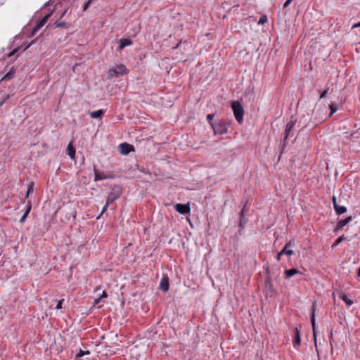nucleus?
Segmentation results:
<instances>
[{
	"instance_id": "obj_1",
	"label": "nucleus",
	"mask_w": 360,
	"mask_h": 360,
	"mask_svg": "<svg viewBox=\"0 0 360 360\" xmlns=\"http://www.w3.org/2000/svg\"><path fill=\"white\" fill-rule=\"evenodd\" d=\"M231 108L233 109L236 120L239 122L242 123L243 121L244 109L239 101H233L231 103Z\"/></svg>"
},
{
	"instance_id": "obj_2",
	"label": "nucleus",
	"mask_w": 360,
	"mask_h": 360,
	"mask_svg": "<svg viewBox=\"0 0 360 360\" xmlns=\"http://www.w3.org/2000/svg\"><path fill=\"white\" fill-rule=\"evenodd\" d=\"M317 304L316 302H313L311 306V323L313 330V336L315 342V346H316V320H315V311L316 310Z\"/></svg>"
},
{
	"instance_id": "obj_3",
	"label": "nucleus",
	"mask_w": 360,
	"mask_h": 360,
	"mask_svg": "<svg viewBox=\"0 0 360 360\" xmlns=\"http://www.w3.org/2000/svg\"><path fill=\"white\" fill-rule=\"evenodd\" d=\"M127 72V68L124 65H119L109 70V77L110 78L124 75Z\"/></svg>"
},
{
	"instance_id": "obj_4",
	"label": "nucleus",
	"mask_w": 360,
	"mask_h": 360,
	"mask_svg": "<svg viewBox=\"0 0 360 360\" xmlns=\"http://www.w3.org/2000/svg\"><path fill=\"white\" fill-rule=\"evenodd\" d=\"M120 188L119 186H115L110 193L106 202H108V204H111L115 200H117L120 196Z\"/></svg>"
},
{
	"instance_id": "obj_5",
	"label": "nucleus",
	"mask_w": 360,
	"mask_h": 360,
	"mask_svg": "<svg viewBox=\"0 0 360 360\" xmlns=\"http://www.w3.org/2000/svg\"><path fill=\"white\" fill-rule=\"evenodd\" d=\"M51 15V13L46 14L41 20H39L37 25L33 27L31 33L30 37L34 36V34L37 33V32L43 27L45 23L47 22L49 17Z\"/></svg>"
},
{
	"instance_id": "obj_6",
	"label": "nucleus",
	"mask_w": 360,
	"mask_h": 360,
	"mask_svg": "<svg viewBox=\"0 0 360 360\" xmlns=\"http://www.w3.org/2000/svg\"><path fill=\"white\" fill-rule=\"evenodd\" d=\"M294 246L295 243L292 241H289L285 244L284 248L280 252V255H287L288 256L292 255L294 254V251L291 249V248H293Z\"/></svg>"
},
{
	"instance_id": "obj_7",
	"label": "nucleus",
	"mask_w": 360,
	"mask_h": 360,
	"mask_svg": "<svg viewBox=\"0 0 360 360\" xmlns=\"http://www.w3.org/2000/svg\"><path fill=\"white\" fill-rule=\"evenodd\" d=\"M211 125L215 132V134H224L227 132V127L224 123H217L214 124L211 123Z\"/></svg>"
},
{
	"instance_id": "obj_8",
	"label": "nucleus",
	"mask_w": 360,
	"mask_h": 360,
	"mask_svg": "<svg viewBox=\"0 0 360 360\" xmlns=\"http://www.w3.org/2000/svg\"><path fill=\"white\" fill-rule=\"evenodd\" d=\"M120 152L122 155H127L130 152L134 150V148L132 145L127 143H122L119 146Z\"/></svg>"
},
{
	"instance_id": "obj_9",
	"label": "nucleus",
	"mask_w": 360,
	"mask_h": 360,
	"mask_svg": "<svg viewBox=\"0 0 360 360\" xmlns=\"http://www.w3.org/2000/svg\"><path fill=\"white\" fill-rule=\"evenodd\" d=\"M174 207L176 211L181 214H188L191 211L189 204H176Z\"/></svg>"
},
{
	"instance_id": "obj_10",
	"label": "nucleus",
	"mask_w": 360,
	"mask_h": 360,
	"mask_svg": "<svg viewBox=\"0 0 360 360\" xmlns=\"http://www.w3.org/2000/svg\"><path fill=\"white\" fill-rule=\"evenodd\" d=\"M296 123V119L291 117V120L287 123L285 129V137L284 141H285L288 137L290 135V132L293 127H295Z\"/></svg>"
},
{
	"instance_id": "obj_11",
	"label": "nucleus",
	"mask_w": 360,
	"mask_h": 360,
	"mask_svg": "<svg viewBox=\"0 0 360 360\" xmlns=\"http://www.w3.org/2000/svg\"><path fill=\"white\" fill-rule=\"evenodd\" d=\"M352 219V217L350 216V217H347V218L344 219H341L340 221H338V224L334 230V231H338L340 229H342L344 226H345L347 224H349Z\"/></svg>"
},
{
	"instance_id": "obj_12",
	"label": "nucleus",
	"mask_w": 360,
	"mask_h": 360,
	"mask_svg": "<svg viewBox=\"0 0 360 360\" xmlns=\"http://www.w3.org/2000/svg\"><path fill=\"white\" fill-rule=\"evenodd\" d=\"M160 289L163 292H167L169 290V278L167 276H163L160 283Z\"/></svg>"
},
{
	"instance_id": "obj_13",
	"label": "nucleus",
	"mask_w": 360,
	"mask_h": 360,
	"mask_svg": "<svg viewBox=\"0 0 360 360\" xmlns=\"http://www.w3.org/2000/svg\"><path fill=\"white\" fill-rule=\"evenodd\" d=\"M294 346H299L301 343V339H300V330L296 327L294 329Z\"/></svg>"
},
{
	"instance_id": "obj_14",
	"label": "nucleus",
	"mask_w": 360,
	"mask_h": 360,
	"mask_svg": "<svg viewBox=\"0 0 360 360\" xmlns=\"http://www.w3.org/2000/svg\"><path fill=\"white\" fill-rule=\"evenodd\" d=\"M132 44V41L129 39H122L120 41V45L118 47V50H122L125 46H129Z\"/></svg>"
},
{
	"instance_id": "obj_15",
	"label": "nucleus",
	"mask_w": 360,
	"mask_h": 360,
	"mask_svg": "<svg viewBox=\"0 0 360 360\" xmlns=\"http://www.w3.org/2000/svg\"><path fill=\"white\" fill-rule=\"evenodd\" d=\"M15 73V70L13 68H11L10 69V70L8 71V73H6L2 78H1V81L2 80H6V81H8V80H10L13 77H14V75Z\"/></svg>"
},
{
	"instance_id": "obj_16",
	"label": "nucleus",
	"mask_w": 360,
	"mask_h": 360,
	"mask_svg": "<svg viewBox=\"0 0 360 360\" xmlns=\"http://www.w3.org/2000/svg\"><path fill=\"white\" fill-rule=\"evenodd\" d=\"M94 175H95V177H94V180L96 181H100V180H103V179H106L108 178H109V176H105L102 173H100L97 169H96L94 168Z\"/></svg>"
},
{
	"instance_id": "obj_17",
	"label": "nucleus",
	"mask_w": 360,
	"mask_h": 360,
	"mask_svg": "<svg viewBox=\"0 0 360 360\" xmlns=\"http://www.w3.org/2000/svg\"><path fill=\"white\" fill-rule=\"evenodd\" d=\"M31 208H32V204L30 202H28V203L27 205L26 211L25 212L24 214L22 216V217L20 219V223H22L25 221V219L27 218L28 214L30 213V212L31 210Z\"/></svg>"
},
{
	"instance_id": "obj_18",
	"label": "nucleus",
	"mask_w": 360,
	"mask_h": 360,
	"mask_svg": "<svg viewBox=\"0 0 360 360\" xmlns=\"http://www.w3.org/2000/svg\"><path fill=\"white\" fill-rule=\"evenodd\" d=\"M103 115L104 111L101 109L90 112V116L92 118H101Z\"/></svg>"
},
{
	"instance_id": "obj_19",
	"label": "nucleus",
	"mask_w": 360,
	"mask_h": 360,
	"mask_svg": "<svg viewBox=\"0 0 360 360\" xmlns=\"http://www.w3.org/2000/svg\"><path fill=\"white\" fill-rule=\"evenodd\" d=\"M334 209L338 214H342L347 212V207L345 206H342V205H335Z\"/></svg>"
},
{
	"instance_id": "obj_20",
	"label": "nucleus",
	"mask_w": 360,
	"mask_h": 360,
	"mask_svg": "<svg viewBox=\"0 0 360 360\" xmlns=\"http://www.w3.org/2000/svg\"><path fill=\"white\" fill-rule=\"evenodd\" d=\"M298 273H299V271L296 269H290L285 271V274L286 278H290Z\"/></svg>"
},
{
	"instance_id": "obj_21",
	"label": "nucleus",
	"mask_w": 360,
	"mask_h": 360,
	"mask_svg": "<svg viewBox=\"0 0 360 360\" xmlns=\"http://www.w3.org/2000/svg\"><path fill=\"white\" fill-rule=\"evenodd\" d=\"M68 155L73 159L75 155V150L71 145V143H69L67 148Z\"/></svg>"
},
{
	"instance_id": "obj_22",
	"label": "nucleus",
	"mask_w": 360,
	"mask_h": 360,
	"mask_svg": "<svg viewBox=\"0 0 360 360\" xmlns=\"http://www.w3.org/2000/svg\"><path fill=\"white\" fill-rule=\"evenodd\" d=\"M245 207H243V210L240 212V226L243 227L246 223L247 219L244 217V211H245Z\"/></svg>"
},
{
	"instance_id": "obj_23",
	"label": "nucleus",
	"mask_w": 360,
	"mask_h": 360,
	"mask_svg": "<svg viewBox=\"0 0 360 360\" xmlns=\"http://www.w3.org/2000/svg\"><path fill=\"white\" fill-rule=\"evenodd\" d=\"M340 298L349 306H350L353 304V302L350 299H349V297L347 295H341Z\"/></svg>"
},
{
	"instance_id": "obj_24",
	"label": "nucleus",
	"mask_w": 360,
	"mask_h": 360,
	"mask_svg": "<svg viewBox=\"0 0 360 360\" xmlns=\"http://www.w3.org/2000/svg\"><path fill=\"white\" fill-rule=\"evenodd\" d=\"M34 191V183L31 182L29 184L27 193H26V197L27 198L30 193H32Z\"/></svg>"
},
{
	"instance_id": "obj_25",
	"label": "nucleus",
	"mask_w": 360,
	"mask_h": 360,
	"mask_svg": "<svg viewBox=\"0 0 360 360\" xmlns=\"http://www.w3.org/2000/svg\"><path fill=\"white\" fill-rule=\"evenodd\" d=\"M344 240H345V237L344 235H342V236L339 237L335 241V243L333 244L332 245V248H334L335 246H337L338 245H339L342 241H343Z\"/></svg>"
},
{
	"instance_id": "obj_26",
	"label": "nucleus",
	"mask_w": 360,
	"mask_h": 360,
	"mask_svg": "<svg viewBox=\"0 0 360 360\" xmlns=\"http://www.w3.org/2000/svg\"><path fill=\"white\" fill-rule=\"evenodd\" d=\"M329 108L330 109V113L329 115V116H332L336 111H337V107H336V105L335 103H331L330 105H329Z\"/></svg>"
},
{
	"instance_id": "obj_27",
	"label": "nucleus",
	"mask_w": 360,
	"mask_h": 360,
	"mask_svg": "<svg viewBox=\"0 0 360 360\" xmlns=\"http://www.w3.org/2000/svg\"><path fill=\"white\" fill-rule=\"evenodd\" d=\"M89 353L90 352L89 351L84 352L82 349H79V352L76 354L75 356L76 358H79L84 356L85 354H89Z\"/></svg>"
},
{
	"instance_id": "obj_28",
	"label": "nucleus",
	"mask_w": 360,
	"mask_h": 360,
	"mask_svg": "<svg viewBox=\"0 0 360 360\" xmlns=\"http://www.w3.org/2000/svg\"><path fill=\"white\" fill-rule=\"evenodd\" d=\"M266 21H267V18H266V16L264 15V16H262V17L260 18V19L259 20V21H258V24H259V25H260V24H261V25H263V24H264L265 22H266Z\"/></svg>"
},
{
	"instance_id": "obj_29",
	"label": "nucleus",
	"mask_w": 360,
	"mask_h": 360,
	"mask_svg": "<svg viewBox=\"0 0 360 360\" xmlns=\"http://www.w3.org/2000/svg\"><path fill=\"white\" fill-rule=\"evenodd\" d=\"M55 26L56 27H64L66 25V23L65 22H58L56 21L55 23H54Z\"/></svg>"
},
{
	"instance_id": "obj_30",
	"label": "nucleus",
	"mask_w": 360,
	"mask_h": 360,
	"mask_svg": "<svg viewBox=\"0 0 360 360\" xmlns=\"http://www.w3.org/2000/svg\"><path fill=\"white\" fill-rule=\"evenodd\" d=\"M329 88L328 87L326 89H325L323 91H322L320 94V98H323L326 96L328 92Z\"/></svg>"
},
{
	"instance_id": "obj_31",
	"label": "nucleus",
	"mask_w": 360,
	"mask_h": 360,
	"mask_svg": "<svg viewBox=\"0 0 360 360\" xmlns=\"http://www.w3.org/2000/svg\"><path fill=\"white\" fill-rule=\"evenodd\" d=\"M93 0H89L87 2L85 3V4L84 5V7H83V11H85L87 10V8H89V6H90L91 1Z\"/></svg>"
},
{
	"instance_id": "obj_32",
	"label": "nucleus",
	"mask_w": 360,
	"mask_h": 360,
	"mask_svg": "<svg viewBox=\"0 0 360 360\" xmlns=\"http://www.w3.org/2000/svg\"><path fill=\"white\" fill-rule=\"evenodd\" d=\"M63 302V300H59L57 303V305L56 307V309H60L62 308V303Z\"/></svg>"
},
{
	"instance_id": "obj_33",
	"label": "nucleus",
	"mask_w": 360,
	"mask_h": 360,
	"mask_svg": "<svg viewBox=\"0 0 360 360\" xmlns=\"http://www.w3.org/2000/svg\"><path fill=\"white\" fill-rule=\"evenodd\" d=\"M214 114H209L207 115V120L211 123L214 118Z\"/></svg>"
},
{
	"instance_id": "obj_34",
	"label": "nucleus",
	"mask_w": 360,
	"mask_h": 360,
	"mask_svg": "<svg viewBox=\"0 0 360 360\" xmlns=\"http://www.w3.org/2000/svg\"><path fill=\"white\" fill-rule=\"evenodd\" d=\"M110 204H108V202H106L105 205H104V207H103V210L101 211V213L100 215H101L102 214H103L106 210H107V208L109 206Z\"/></svg>"
},
{
	"instance_id": "obj_35",
	"label": "nucleus",
	"mask_w": 360,
	"mask_h": 360,
	"mask_svg": "<svg viewBox=\"0 0 360 360\" xmlns=\"http://www.w3.org/2000/svg\"><path fill=\"white\" fill-rule=\"evenodd\" d=\"M292 1H293V0H287V1L285 2V4H284L283 7H284V8L288 7V6L290 4V3H291Z\"/></svg>"
},
{
	"instance_id": "obj_36",
	"label": "nucleus",
	"mask_w": 360,
	"mask_h": 360,
	"mask_svg": "<svg viewBox=\"0 0 360 360\" xmlns=\"http://www.w3.org/2000/svg\"><path fill=\"white\" fill-rule=\"evenodd\" d=\"M333 207H335V205H338V203H337V198L335 196H333Z\"/></svg>"
},
{
	"instance_id": "obj_37",
	"label": "nucleus",
	"mask_w": 360,
	"mask_h": 360,
	"mask_svg": "<svg viewBox=\"0 0 360 360\" xmlns=\"http://www.w3.org/2000/svg\"><path fill=\"white\" fill-rule=\"evenodd\" d=\"M108 297V294H107V292H106L105 291H103L102 295H101V297L100 298H101H101H105V297Z\"/></svg>"
},
{
	"instance_id": "obj_38",
	"label": "nucleus",
	"mask_w": 360,
	"mask_h": 360,
	"mask_svg": "<svg viewBox=\"0 0 360 360\" xmlns=\"http://www.w3.org/2000/svg\"><path fill=\"white\" fill-rule=\"evenodd\" d=\"M360 27V22H357L356 24H354L353 26H352V29H354V28H356V27Z\"/></svg>"
},
{
	"instance_id": "obj_39",
	"label": "nucleus",
	"mask_w": 360,
	"mask_h": 360,
	"mask_svg": "<svg viewBox=\"0 0 360 360\" xmlns=\"http://www.w3.org/2000/svg\"><path fill=\"white\" fill-rule=\"evenodd\" d=\"M68 9H65L60 15V18H62L67 13Z\"/></svg>"
},
{
	"instance_id": "obj_40",
	"label": "nucleus",
	"mask_w": 360,
	"mask_h": 360,
	"mask_svg": "<svg viewBox=\"0 0 360 360\" xmlns=\"http://www.w3.org/2000/svg\"><path fill=\"white\" fill-rule=\"evenodd\" d=\"M17 51V49H14L11 52H10V53L8 54L9 56H12L13 55H14Z\"/></svg>"
},
{
	"instance_id": "obj_41",
	"label": "nucleus",
	"mask_w": 360,
	"mask_h": 360,
	"mask_svg": "<svg viewBox=\"0 0 360 360\" xmlns=\"http://www.w3.org/2000/svg\"><path fill=\"white\" fill-rule=\"evenodd\" d=\"M282 255H280V252L278 253L277 257H276V259H277V261H280V259H281V257Z\"/></svg>"
},
{
	"instance_id": "obj_42",
	"label": "nucleus",
	"mask_w": 360,
	"mask_h": 360,
	"mask_svg": "<svg viewBox=\"0 0 360 360\" xmlns=\"http://www.w3.org/2000/svg\"><path fill=\"white\" fill-rule=\"evenodd\" d=\"M101 300V298L95 300V304H98L100 302Z\"/></svg>"
},
{
	"instance_id": "obj_43",
	"label": "nucleus",
	"mask_w": 360,
	"mask_h": 360,
	"mask_svg": "<svg viewBox=\"0 0 360 360\" xmlns=\"http://www.w3.org/2000/svg\"><path fill=\"white\" fill-rule=\"evenodd\" d=\"M358 277H360V268L359 269V271H358Z\"/></svg>"
},
{
	"instance_id": "obj_44",
	"label": "nucleus",
	"mask_w": 360,
	"mask_h": 360,
	"mask_svg": "<svg viewBox=\"0 0 360 360\" xmlns=\"http://www.w3.org/2000/svg\"><path fill=\"white\" fill-rule=\"evenodd\" d=\"M4 101H0V106H1L4 104Z\"/></svg>"
}]
</instances>
